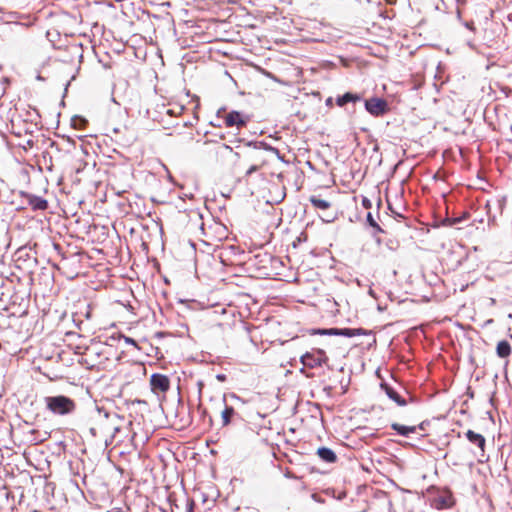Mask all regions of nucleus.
<instances>
[{
  "label": "nucleus",
  "instance_id": "9d476101",
  "mask_svg": "<svg viewBox=\"0 0 512 512\" xmlns=\"http://www.w3.org/2000/svg\"><path fill=\"white\" fill-rule=\"evenodd\" d=\"M496 354L500 358H507L511 354V345L508 341L502 340L498 342L496 347Z\"/></svg>",
  "mask_w": 512,
  "mask_h": 512
},
{
  "label": "nucleus",
  "instance_id": "2eb2a0df",
  "mask_svg": "<svg viewBox=\"0 0 512 512\" xmlns=\"http://www.w3.org/2000/svg\"><path fill=\"white\" fill-rule=\"evenodd\" d=\"M235 414V410L233 407L225 405L224 410L221 413L222 424L223 426H227L231 423V419Z\"/></svg>",
  "mask_w": 512,
  "mask_h": 512
},
{
  "label": "nucleus",
  "instance_id": "4468645a",
  "mask_svg": "<svg viewBox=\"0 0 512 512\" xmlns=\"http://www.w3.org/2000/svg\"><path fill=\"white\" fill-rule=\"evenodd\" d=\"M387 396L395 401L399 406H405L407 402L391 387L385 386Z\"/></svg>",
  "mask_w": 512,
  "mask_h": 512
},
{
  "label": "nucleus",
  "instance_id": "423d86ee",
  "mask_svg": "<svg viewBox=\"0 0 512 512\" xmlns=\"http://www.w3.org/2000/svg\"><path fill=\"white\" fill-rule=\"evenodd\" d=\"M318 333L322 334V335H342V336H346V337H353L355 335H359L360 330L349 329V328H344V329L332 328V329L319 330Z\"/></svg>",
  "mask_w": 512,
  "mask_h": 512
},
{
  "label": "nucleus",
  "instance_id": "f3484780",
  "mask_svg": "<svg viewBox=\"0 0 512 512\" xmlns=\"http://www.w3.org/2000/svg\"><path fill=\"white\" fill-rule=\"evenodd\" d=\"M258 170V166L257 165H252L248 170H247V175H250L252 174L253 172L257 171Z\"/></svg>",
  "mask_w": 512,
  "mask_h": 512
},
{
  "label": "nucleus",
  "instance_id": "20e7f679",
  "mask_svg": "<svg viewBox=\"0 0 512 512\" xmlns=\"http://www.w3.org/2000/svg\"><path fill=\"white\" fill-rule=\"evenodd\" d=\"M249 121V117L238 111H232L225 117V125L227 127L236 126L237 128L245 126Z\"/></svg>",
  "mask_w": 512,
  "mask_h": 512
},
{
  "label": "nucleus",
  "instance_id": "39448f33",
  "mask_svg": "<svg viewBox=\"0 0 512 512\" xmlns=\"http://www.w3.org/2000/svg\"><path fill=\"white\" fill-rule=\"evenodd\" d=\"M365 107L374 116L382 115L386 109V102L379 98H372L365 102Z\"/></svg>",
  "mask_w": 512,
  "mask_h": 512
},
{
  "label": "nucleus",
  "instance_id": "7ed1b4c3",
  "mask_svg": "<svg viewBox=\"0 0 512 512\" xmlns=\"http://www.w3.org/2000/svg\"><path fill=\"white\" fill-rule=\"evenodd\" d=\"M151 391L154 394H165L170 389V380L163 374H152L150 377Z\"/></svg>",
  "mask_w": 512,
  "mask_h": 512
},
{
  "label": "nucleus",
  "instance_id": "0eeeda50",
  "mask_svg": "<svg viewBox=\"0 0 512 512\" xmlns=\"http://www.w3.org/2000/svg\"><path fill=\"white\" fill-rule=\"evenodd\" d=\"M466 437L470 443L479 447L481 449V451H484L486 440L483 435L476 433L472 430H468L466 432Z\"/></svg>",
  "mask_w": 512,
  "mask_h": 512
},
{
  "label": "nucleus",
  "instance_id": "f03ea898",
  "mask_svg": "<svg viewBox=\"0 0 512 512\" xmlns=\"http://www.w3.org/2000/svg\"><path fill=\"white\" fill-rule=\"evenodd\" d=\"M327 357L323 350L317 349L312 352H307L301 357V362L305 367L316 368L321 366Z\"/></svg>",
  "mask_w": 512,
  "mask_h": 512
},
{
  "label": "nucleus",
  "instance_id": "412c9836",
  "mask_svg": "<svg viewBox=\"0 0 512 512\" xmlns=\"http://www.w3.org/2000/svg\"><path fill=\"white\" fill-rule=\"evenodd\" d=\"M458 3H464L465 0H457Z\"/></svg>",
  "mask_w": 512,
  "mask_h": 512
},
{
  "label": "nucleus",
  "instance_id": "dca6fc26",
  "mask_svg": "<svg viewBox=\"0 0 512 512\" xmlns=\"http://www.w3.org/2000/svg\"><path fill=\"white\" fill-rule=\"evenodd\" d=\"M367 221L369 222V224L376 228L378 231H381V228L379 227V225L376 223V221L374 220L373 216L371 215V213H368L367 215Z\"/></svg>",
  "mask_w": 512,
  "mask_h": 512
},
{
  "label": "nucleus",
  "instance_id": "1a4fd4ad",
  "mask_svg": "<svg viewBox=\"0 0 512 512\" xmlns=\"http://www.w3.org/2000/svg\"><path fill=\"white\" fill-rule=\"evenodd\" d=\"M317 455L320 459L327 463H334L337 459L336 454L333 450L327 447H321L317 450Z\"/></svg>",
  "mask_w": 512,
  "mask_h": 512
},
{
  "label": "nucleus",
  "instance_id": "a211bd4d",
  "mask_svg": "<svg viewBox=\"0 0 512 512\" xmlns=\"http://www.w3.org/2000/svg\"><path fill=\"white\" fill-rule=\"evenodd\" d=\"M125 342H126V343H129V344H131V345L136 346V342H135V340H134V339H132V338L126 337V338H125Z\"/></svg>",
  "mask_w": 512,
  "mask_h": 512
},
{
  "label": "nucleus",
  "instance_id": "6ab92c4d",
  "mask_svg": "<svg viewBox=\"0 0 512 512\" xmlns=\"http://www.w3.org/2000/svg\"><path fill=\"white\" fill-rule=\"evenodd\" d=\"M193 502H190L188 505H187V512H193Z\"/></svg>",
  "mask_w": 512,
  "mask_h": 512
},
{
  "label": "nucleus",
  "instance_id": "6e6552de",
  "mask_svg": "<svg viewBox=\"0 0 512 512\" xmlns=\"http://www.w3.org/2000/svg\"><path fill=\"white\" fill-rule=\"evenodd\" d=\"M28 203L33 210H45L48 206L45 199L35 195H28Z\"/></svg>",
  "mask_w": 512,
  "mask_h": 512
},
{
  "label": "nucleus",
  "instance_id": "f8f14e48",
  "mask_svg": "<svg viewBox=\"0 0 512 512\" xmlns=\"http://www.w3.org/2000/svg\"><path fill=\"white\" fill-rule=\"evenodd\" d=\"M309 201L315 208L320 210H327L331 207V203L328 200L322 199L316 195L310 196Z\"/></svg>",
  "mask_w": 512,
  "mask_h": 512
},
{
  "label": "nucleus",
  "instance_id": "9b49d317",
  "mask_svg": "<svg viewBox=\"0 0 512 512\" xmlns=\"http://www.w3.org/2000/svg\"><path fill=\"white\" fill-rule=\"evenodd\" d=\"M359 100H360L359 95L347 92L342 96H338L336 99V103L338 106L343 107L344 105H346L349 102H357Z\"/></svg>",
  "mask_w": 512,
  "mask_h": 512
},
{
  "label": "nucleus",
  "instance_id": "f257e3e1",
  "mask_svg": "<svg viewBox=\"0 0 512 512\" xmlns=\"http://www.w3.org/2000/svg\"><path fill=\"white\" fill-rule=\"evenodd\" d=\"M46 407L49 411L56 415H67L72 413L75 408V402L66 396H49L44 399Z\"/></svg>",
  "mask_w": 512,
  "mask_h": 512
},
{
  "label": "nucleus",
  "instance_id": "aec40b11",
  "mask_svg": "<svg viewBox=\"0 0 512 512\" xmlns=\"http://www.w3.org/2000/svg\"><path fill=\"white\" fill-rule=\"evenodd\" d=\"M489 304H490V306H494L496 304V299L495 298H490L489 299Z\"/></svg>",
  "mask_w": 512,
  "mask_h": 512
},
{
  "label": "nucleus",
  "instance_id": "ddd939ff",
  "mask_svg": "<svg viewBox=\"0 0 512 512\" xmlns=\"http://www.w3.org/2000/svg\"><path fill=\"white\" fill-rule=\"evenodd\" d=\"M391 428L402 436H408L411 433H415L417 430L416 426H405L398 423H393Z\"/></svg>",
  "mask_w": 512,
  "mask_h": 512
}]
</instances>
